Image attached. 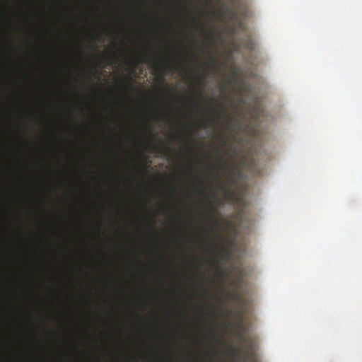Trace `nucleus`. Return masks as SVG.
I'll return each mask as SVG.
<instances>
[{"label": "nucleus", "instance_id": "obj_10", "mask_svg": "<svg viewBox=\"0 0 362 362\" xmlns=\"http://www.w3.org/2000/svg\"><path fill=\"white\" fill-rule=\"evenodd\" d=\"M240 349L238 347H230L229 350V355L234 357L238 358L240 354Z\"/></svg>", "mask_w": 362, "mask_h": 362}, {"label": "nucleus", "instance_id": "obj_24", "mask_svg": "<svg viewBox=\"0 0 362 362\" xmlns=\"http://www.w3.org/2000/svg\"><path fill=\"white\" fill-rule=\"evenodd\" d=\"M229 83H233V79L230 80V81H229Z\"/></svg>", "mask_w": 362, "mask_h": 362}, {"label": "nucleus", "instance_id": "obj_5", "mask_svg": "<svg viewBox=\"0 0 362 362\" xmlns=\"http://www.w3.org/2000/svg\"><path fill=\"white\" fill-rule=\"evenodd\" d=\"M129 138L131 141V143L136 145L138 147L141 146V141L140 140V137L137 132H136V125L134 120L133 119H131L130 124H129Z\"/></svg>", "mask_w": 362, "mask_h": 362}, {"label": "nucleus", "instance_id": "obj_27", "mask_svg": "<svg viewBox=\"0 0 362 362\" xmlns=\"http://www.w3.org/2000/svg\"><path fill=\"white\" fill-rule=\"evenodd\" d=\"M160 80H161V82H163V81H164L163 78H161Z\"/></svg>", "mask_w": 362, "mask_h": 362}, {"label": "nucleus", "instance_id": "obj_7", "mask_svg": "<svg viewBox=\"0 0 362 362\" xmlns=\"http://www.w3.org/2000/svg\"><path fill=\"white\" fill-rule=\"evenodd\" d=\"M217 163H218V165L221 166V168L223 170H228L229 175H230V180L231 181L232 183H234L235 182V178H234L235 172L230 169V168L228 167L227 163L224 160L223 156L221 153H219V155H218V157L217 158Z\"/></svg>", "mask_w": 362, "mask_h": 362}, {"label": "nucleus", "instance_id": "obj_16", "mask_svg": "<svg viewBox=\"0 0 362 362\" xmlns=\"http://www.w3.org/2000/svg\"><path fill=\"white\" fill-rule=\"evenodd\" d=\"M243 279L241 277H238L236 279V286L239 287L242 283Z\"/></svg>", "mask_w": 362, "mask_h": 362}, {"label": "nucleus", "instance_id": "obj_4", "mask_svg": "<svg viewBox=\"0 0 362 362\" xmlns=\"http://www.w3.org/2000/svg\"><path fill=\"white\" fill-rule=\"evenodd\" d=\"M220 204L219 199H216L215 202L210 206L209 211V221L212 226L217 230L218 228L221 226V221L216 217V208Z\"/></svg>", "mask_w": 362, "mask_h": 362}, {"label": "nucleus", "instance_id": "obj_28", "mask_svg": "<svg viewBox=\"0 0 362 362\" xmlns=\"http://www.w3.org/2000/svg\"><path fill=\"white\" fill-rule=\"evenodd\" d=\"M224 91H225V88H223V90H222V93L223 94Z\"/></svg>", "mask_w": 362, "mask_h": 362}, {"label": "nucleus", "instance_id": "obj_21", "mask_svg": "<svg viewBox=\"0 0 362 362\" xmlns=\"http://www.w3.org/2000/svg\"><path fill=\"white\" fill-rule=\"evenodd\" d=\"M219 106H220V107H221V108H223V110H225L224 106H223V105L222 103H220V104H219Z\"/></svg>", "mask_w": 362, "mask_h": 362}, {"label": "nucleus", "instance_id": "obj_8", "mask_svg": "<svg viewBox=\"0 0 362 362\" xmlns=\"http://www.w3.org/2000/svg\"><path fill=\"white\" fill-rule=\"evenodd\" d=\"M241 44L243 45V47L247 50L253 51L255 49V44L250 36H247L245 38H243L241 40Z\"/></svg>", "mask_w": 362, "mask_h": 362}, {"label": "nucleus", "instance_id": "obj_18", "mask_svg": "<svg viewBox=\"0 0 362 362\" xmlns=\"http://www.w3.org/2000/svg\"><path fill=\"white\" fill-rule=\"evenodd\" d=\"M206 34H207V35H208L209 37H212V33H211L206 32Z\"/></svg>", "mask_w": 362, "mask_h": 362}, {"label": "nucleus", "instance_id": "obj_17", "mask_svg": "<svg viewBox=\"0 0 362 362\" xmlns=\"http://www.w3.org/2000/svg\"><path fill=\"white\" fill-rule=\"evenodd\" d=\"M211 65L214 68H216V59H213L212 61H211Z\"/></svg>", "mask_w": 362, "mask_h": 362}, {"label": "nucleus", "instance_id": "obj_13", "mask_svg": "<svg viewBox=\"0 0 362 362\" xmlns=\"http://www.w3.org/2000/svg\"><path fill=\"white\" fill-rule=\"evenodd\" d=\"M126 88L128 90H129L131 92L136 90L134 86L130 82H127Z\"/></svg>", "mask_w": 362, "mask_h": 362}, {"label": "nucleus", "instance_id": "obj_11", "mask_svg": "<svg viewBox=\"0 0 362 362\" xmlns=\"http://www.w3.org/2000/svg\"><path fill=\"white\" fill-rule=\"evenodd\" d=\"M132 317L139 321L141 320V315L139 314V309L138 305L135 306L134 310V315Z\"/></svg>", "mask_w": 362, "mask_h": 362}, {"label": "nucleus", "instance_id": "obj_3", "mask_svg": "<svg viewBox=\"0 0 362 362\" xmlns=\"http://www.w3.org/2000/svg\"><path fill=\"white\" fill-rule=\"evenodd\" d=\"M109 362H113V290H109Z\"/></svg>", "mask_w": 362, "mask_h": 362}, {"label": "nucleus", "instance_id": "obj_12", "mask_svg": "<svg viewBox=\"0 0 362 362\" xmlns=\"http://www.w3.org/2000/svg\"><path fill=\"white\" fill-rule=\"evenodd\" d=\"M129 252L130 255L134 257V262L140 267L141 264H139V262H138V259H137V257L136 255L135 250H133V249H130L129 250Z\"/></svg>", "mask_w": 362, "mask_h": 362}, {"label": "nucleus", "instance_id": "obj_20", "mask_svg": "<svg viewBox=\"0 0 362 362\" xmlns=\"http://www.w3.org/2000/svg\"><path fill=\"white\" fill-rule=\"evenodd\" d=\"M151 221V222H152V225H153V226H154V224H155V219H154V218H153Z\"/></svg>", "mask_w": 362, "mask_h": 362}, {"label": "nucleus", "instance_id": "obj_1", "mask_svg": "<svg viewBox=\"0 0 362 362\" xmlns=\"http://www.w3.org/2000/svg\"><path fill=\"white\" fill-rule=\"evenodd\" d=\"M133 36H129L128 43H132ZM127 64L130 66L131 71L133 72V68L139 66L141 63L148 62L155 69L163 70L169 74L173 71V66L170 63H165L158 56L151 58L147 53L141 52V49L134 44H131L127 57Z\"/></svg>", "mask_w": 362, "mask_h": 362}, {"label": "nucleus", "instance_id": "obj_23", "mask_svg": "<svg viewBox=\"0 0 362 362\" xmlns=\"http://www.w3.org/2000/svg\"><path fill=\"white\" fill-rule=\"evenodd\" d=\"M202 30L203 31H205V32H206V29H205V28H204V27H203V26L202 27Z\"/></svg>", "mask_w": 362, "mask_h": 362}, {"label": "nucleus", "instance_id": "obj_6", "mask_svg": "<svg viewBox=\"0 0 362 362\" xmlns=\"http://www.w3.org/2000/svg\"><path fill=\"white\" fill-rule=\"evenodd\" d=\"M146 173V169L144 166L134 164L132 167V181L137 186L141 185V182L139 180L138 174Z\"/></svg>", "mask_w": 362, "mask_h": 362}, {"label": "nucleus", "instance_id": "obj_29", "mask_svg": "<svg viewBox=\"0 0 362 362\" xmlns=\"http://www.w3.org/2000/svg\"><path fill=\"white\" fill-rule=\"evenodd\" d=\"M152 130L150 131L149 134L151 135Z\"/></svg>", "mask_w": 362, "mask_h": 362}, {"label": "nucleus", "instance_id": "obj_25", "mask_svg": "<svg viewBox=\"0 0 362 362\" xmlns=\"http://www.w3.org/2000/svg\"><path fill=\"white\" fill-rule=\"evenodd\" d=\"M193 57H194V59H197V55H195V54H193Z\"/></svg>", "mask_w": 362, "mask_h": 362}, {"label": "nucleus", "instance_id": "obj_22", "mask_svg": "<svg viewBox=\"0 0 362 362\" xmlns=\"http://www.w3.org/2000/svg\"><path fill=\"white\" fill-rule=\"evenodd\" d=\"M199 62L202 64H204V65H208L209 63H203V62H201L200 60H199Z\"/></svg>", "mask_w": 362, "mask_h": 362}, {"label": "nucleus", "instance_id": "obj_26", "mask_svg": "<svg viewBox=\"0 0 362 362\" xmlns=\"http://www.w3.org/2000/svg\"><path fill=\"white\" fill-rule=\"evenodd\" d=\"M132 360V357H129V362H131V361Z\"/></svg>", "mask_w": 362, "mask_h": 362}, {"label": "nucleus", "instance_id": "obj_14", "mask_svg": "<svg viewBox=\"0 0 362 362\" xmlns=\"http://www.w3.org/2000/svg\"><path fill=\"white\" fill-rule=\"evenodd\" d=\"M232 297L234 298L235 300H242V296H241V294L238 293L236 291H235L233 294H232Z\"/></svg>", "mask_w": 362, "mask_h": 362}, {"label": "nucleus", "instance_id": "obj_9", "mask_svg": "<svg viewBox=\"0 0 362 362\" xmlns=\"http://www.w3.org/2000/svg\"><path fill=\"white\" fill-rule=\"evenodd\" d=\"M223 189V196L226 200L233 202L235 200V193L232 192L229 187H222Z\"/></svg>", "mask_w": 362, "mask_h": 362}, {"label": "nucleus", "instance_id": "obj_19", "mask_svg": "<svg viewBox=\"0 0 362 362\" xmlns=\"http://www.w3.org/2000/svg\"><path fill=\"white\" fill-rule=\"evenodd\" d=\"M226 144H227V140L224 139V140L223 141V142H222L223 146L226 145Z\"/></svg>", "mask_w": 362, "mask_h": 362}, {"label": "nucleus", "instance_id": "obj_2", "mask_svg": "<svg viewBox=\"0 0 362 362\" xmlns=\"http://www.w3.org/2000/svg\"><path fill=\"white\" fill-rule=\"evenodd\" d=\"M238 335L243 343L244 354L242 356V362H259L256 339L253 337L246 336L244 332H239Z\"/></svg>", "mask_w": 362, "mask_h": 362}, {"label": "nucleus", "instance_id": "obj_15", "mask_svg": "<svg viewBox=\"0 0 362 362\" xmlns=\"http://www.w3.org/2000/svg\"><path fill=\"white\" fill-rule=\"evenodd\" d=\"M135 112H136L135 109H134V108H133V107H129V110H128V112H129V115H130V117H131L132 118V117H133V116L134 115Z\"/></svg>", "mask_w": 362, "mask_h": 362}]
</instances>
